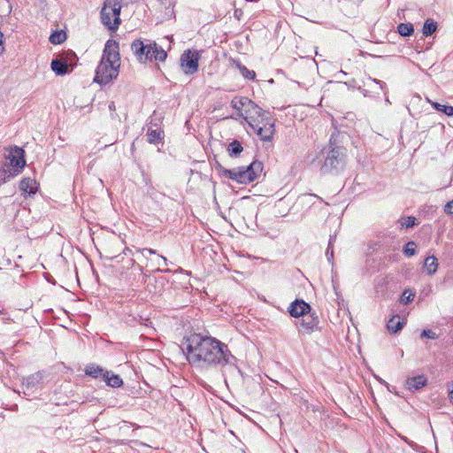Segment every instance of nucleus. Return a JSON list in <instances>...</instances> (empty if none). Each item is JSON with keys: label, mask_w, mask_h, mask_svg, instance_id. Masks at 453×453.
I'll return each instance as SVG.
<instances>
[{"label": "nucleus", "mask_w": 453, "mask_h": 453, "mask_svg": "<svg viewBox=\"0 0 453 453\" xmlns=\"http://www.w3.org/2000/svg\"><path fill=\"white\" fill-rule=\"evenodd\" d=\"M187 360L201 368H217L234 365L236 357L221 341L202 334L193 333L183 338Z\"/></svg>", "instance_id": "obj_1"}, {"label": "nucleus", "mask_w": 453, "mask_h": 453, "mask_svg": "<svg viewBox=\"0 0 453 453\" xmlns=\"http://www.w3.org/2000/svg\"><path fill=\"white\" fill-rule=\"evenodd\" d=\"M349 139L346 133L335 130L330 137L328 150L324 149L325 160L320 167L323 174H338L346 165L347 150L344 142Z\"/></svg>", "instance_id": "obj_2"}, {"label": "nucleus", "mask_w": 453, "mask_h": 453, "mask_svg": "<svg viewBox=\"0 0 453 453\" xmlns=\"http://www.w3.org/2000/svg\"><path fill=\"white\" fill-rule=\"evenodd\" d=\"M6 163L0 173V185L19 174L26 165L25 151L18 146L11 147L5 154Z\"/></svg>", "instance_id": "obj_3"}, {"label": "nucleus", "mask_w": 453, "mask_h": 453, "mask_svg": "<svg viewBox=\"0 0 453 453\" xmlns=\"http://www.w3.org/2000/svg\"><path fill=\"white\" fill-rule=\"evenodd\" d=\"M262 171V162L254 160L247 167L240 166L230 170H223V176L241 184H249L254 181Z\"/></svg>", "instance_id": "obj_4"}, {"label": "nucleus", "mask_w": 453, "mask_h": 453, "mask_svg": "<svg viewBox=\"0 0 453 453\" xmlns=\"http://www.w3.org/2000/svg\"><path fill=\"white\" fill-rule=\"evenodd\" d=\"M121 0H104L100 12L101 22L111 31H116L121 23Z\"/></svg>", "instance_id": "obj_5"}, {"label": "nucleus", "mask_w": 453, "mask_h": 453, "mask_svg": "<svg viewBox=\"0 0 453 453\" xmlns=\"http://www.w3.org/2000/svg\"><path fill=\"white\" fill-rule=\"evenodd\" d=\"M135 252H134L132 250L127 248L124 250V253L127 254V252L131 253L133 256L135 254H140L142 258H147V254H150V256H153L150 260H148L145 262V266L150 267V271H161V266H167V258L162 255H159L157 253V250L153 249H140V248H134Z\"/></svg>", "instance_id": "obj_6"}, {"label": "nucleus", "mask_w": 453, "mask_h": 453, "mask_svg": "<svg viewBox=\"0 0 453 453\" xmlns=\"http://www.w3.org/2000/svg\"><path fill=\"white\" fill-rule=\"evenodd\" d=\"M119 73V65H111L101 60L96 69L94 81L101 85L108 84L112 80L117 79Z\"/></svg>", "instance_id": "obj_7"}, {"label": "nucleus", "mask_w": 453, "mask_h": 453, "mask_svg": "<svg viewBox=\"0 0 453 453\" xmlns=\"http://www.w3.org/2000/svg\"><path fill=\"white\" fill-rule=\"evenodd\" d=\"M298 332L302 334H311L313 332L319 329V319L316 312L309 311L302 316L300 319L296 322Z\"/></svg>", "instance_id": "obj_8"}, {"label": "nucleus", "mask_w": 453, "mask_h": 453, "mask_svg": "<svg viewBox=\"0 0 453 453\" xmlns=\"http://www.w3.org/2000/svg\"><path fill=\"white\" fill-rule=\"evenodd\" d=\"M101 60L120 66L119 44L117 41L109 39L105 42Z\"/></svg>", "instance_id": "obj_9"}, {"label": "nucleus", "mask_w": 453, "mask_h": 453, "mask_svg": "<svg viewBox=\"0 0 453 453\" xmlns=\"http://www.w3.org/2000/svg\"><path fill=\"white\" fill-rule=\"evenodd\" d=\"M199 54L190 50H185L180 56V66L186 74H193L198 70Z\"/></svg>", "instance_id": "obj_10"}, {"label": "nucleus", "mask_w": 453, "mask_h": 453, "mask_svg": "<svg viewBox=\"0 0 453 453\" xmlns=\"http://www.w3.org/2000/svg\"><path fill=\"white\" fill-rule=\"evenodd\" d=\"M45 372L43 371H38L27 377L22 378V386L26 388L25 394L34 393L36 389L41 388L43 384Z\"/></svg>", "instance_id": "obj_11"}, {"label": "nucleus", "mask_w": 453, "mask_h": 453, "mask_svg": "<svg viewBox=\"0 0 453 453\" xmlns=\"http://www.w3.org/2000/svg\"><path fill=\"white\" fill-rule=\"evenodd\" d=\"M246 105L244 107V111L240 114L248 123L250 121L255 122V119H257L259 116L266 117L268 115V111L263 110L257 104H255L252 100H245Z\"/></svg>", "instance_id": "obj_12"}, {"label": "nucleus", "mask_w": 453, "mask_h": 453, "mask_svg": "<svg viewBox=\"0 0 453 453\" xmlns=\"http://www.w3.org/2000/svg\"><path fill=\"white\" fill-rule=\"evenodd\" d=\"M311 311V305L303 299H296L290 303L288 311L291 317L298 319Z\"/></svg>", "instance_id": "obj_13"}, {"label": "nucleus", "mask_w": 453, "mask_h": 453, "mask_svg": "<svg viewBox=\"0 0 453 453\" xmlns=\"http://www.w3.org/2000/svg\"><path fill=\"white\" fill-rule=\"evenodd\" d=\"M255 129L253 131L257 134L259 138L264 142L272 141L274 133V121H267L264 126H259L258 124H254Z\"/></svg>", "instance_id": "obj_14"}, {"label": "nucleus", "mask_w": 453, "mask_h": 453, "mask_svg": "<svg viewBox=\"0 0 453 453\" xmlns=\"http://www.w3.org/2000/svg\"><path fill=\"white\" fill-rule=\"evenodd\" d=\"M167 53L161 47H158L156 42L149 44L145 53V60H155L163 62L166 59Z\"/></svg>", "instance_id": "obj_15"}, {"label": "nucleus", "mask_w": 453, "mask_h": 453, "mask_svg": "<svg viewBox=\"0 0 453 453\" xmlns=\"http://www.w3.org/2000/svg\"><path fill=\"white\" fill-rule=\"evenodd\" d=\"M50 67L57 75H65L73 71L70 64L67 63V59H62L61 58L53 59Z\"/></svg>", "instance_id": "obj_16"}, {"label": "nucleus", "mask_w": 453, "mask_h": 453, "mask_svg": "<svg viewBox=\"0 0 453 453\" xmlns=\"http://www.w3.org/2000/svg\"><path fill=\"white\" fill-rule=\"evenodd\" d=\"M84 372L86 375L93 378V379H101L104 380L107 370H104L102 366L96 364H88L84 368Z\"/></svg>", "instance_id": "obj_17"}, {"label": "nucleus", "mask_w": 453, "mask_h": 453, "mask_svg": "<svg viewBox=\"0 0 453 453\" xmlns=\"http://www.w3.org/2000/svg\"><path fill=\"white\" fill-rule=\"evenodd\" d=\"M427 383V379L424 375H418L414 377L408 378L405 380V388L408 390L414 391L418 390L425 387Z\"/></svg>", "instance_id": "obj_18"}, {"label": "nucleus", "mask_w": 453, "mask_h": 453, "mask_svg": "<svg viewBox=\"0 0 453 453\" xmlns=\"http://www.w3.org/2000/svg\"><path fill=\"white\" fill-rule=\"evenodd\" d=\"M147 49L148 45H144L140 40H134L131 44V50L139 61H146L145 53Z\"/></svg>", "instance_id": "obj_19"}, {"label": "nucleus", "mask_w": 453, "mask_h": 453, "mask_svg": "<svg viewBox=\"0 0 453 453\" xmlns=\"http://www.w3.org/2000/svg\"><path fill=\"white\" fill-rule=\"evenodd\" d=\"M19 189L28 195H34L37 191V183L31 178H24L19 183Z\"/></svg>", "instance_id": "obj_20"}, {"label": "nucleus", "mask_w": 453, "mask_h": 453, "mask_svg": "<svg viewBox=\"0 0 453 453\" xmlns=\"http://www.w3.org/2000/svg\"><path fill=\"white\" fill-rule=\"evenodd\" d=\"M104 381L111 388H120L123 385V380L120 376L111 371H107Z\"/></svg>", "instance_id": "obj_21"}, {"label": "nucleus", "mask_w": 453, "mask_h": 453, "mask_svg": "<svg viewBox=\"0 0 453 453\" xmlns=\"http://www.w3.org/2000/svg\"><path fill=\"white\" fill-rule=\"evenodd\" d=\"M242 151L243 147L237 140H234L227 147V153L231 157H238Z\"/></svg>", "instance_id": "obj_22"}, {"label": "nucleus", "mask_w": 453, "mask_h": 453, "mask_svg": "<svg viewBox=\"0 0 453 453\" xmlns=\"http://www.w3.org/2000/svg\"><path fill=\"white\" fill-rule=\"evenodd\" d=\"M424 266L426 269V273L429 275H433L436 273L438 268V260L434 256H429L425 259Z\"/></svg>", "instance_id": "obj_23"}, {"label": "nucleus", "mask_w": 453, "mask_h": 453, "mask_svg": "<svg viewBox=\"0 0 453 453\" xmlns=\"http://www.w3.org/2000/svg\"><path fill=\"white\" fill-rule=\"evenodd\" d=\"M164 132L158 129L149 128L146 134L147 141L150 143L157 144L163 139Z\"/></svg>", "instance_id": "obj_24"}, {"label": "nucleus", "mask_w": 453, "mask_h": 453, "mask_svg": "<svg viewBox=\"0 0 453 453\" xmlns=\"http://www.w3.org/2000/svg\"><path fill=\"white\" fill-rule=\"evenodd\" d=\"M250 98L246 96H235L231 101V106L238 111V115L244 111V107L246 105L245 100H249Z\"/></svg>", "instance_id": "obj_25"}, {"label": "nucleus", "mask_w": 453, "mask_h": 453, "mask_svg": "<svg viewBox=\"0 0 453 453\" xmlns=\"http://www.w3.org/2000/svg\"><path fill=\"white\" fill-rule=\"evenodd\" d=\"M437 29V22L432 19H427L423 26L422 33L427 37L432 35Z\"/></svg>", "instance_id": "obj_26"}, {"label": "nucleus", "mask_w": 453, "mask_h": 453, "mask_svg": "<svg viewBox=\"0 0 453 453\" xmlns=\"http://www.w3.org/2000/svg\"><path fill=\"white\" fill-rule=\"evenodd\" d=\"M403 326V322L400 321V318L393 317L387 324V327L389 332L393 334L398 333Z\"/></svg>", "instance_id": "obj_27"}, {"label": "nucleus", "mask_w": 453, "mask_h": 453, "mask_svg": "<svg viewBox=\"0 0 453 453\" xmlns=\"http://www.w3.org/2000/svg\"><path fill=\"white\" fill-rule=\"evenodd\" d=\"M59 58H61L62 59H67V63L70 64L71 70L73 69V67L76 65V63L78 61V58H77L76 54L72 50L63 51L59 55Z\"/></svg>", "instance_id": "obj_28"}, {"label": "nucleus", "mask_w": 453, "mask_h": 453, "mask_svg": "<svg viewBox=\"0 0 453 453\" xmlns=\"http://www.w3.org/2000/svg\"><path fill=\"white\" fill-rule=\"evenodd\" d=\"M236 67L238 68L240 73L245 79L250 80V81H254L256 79V73H255V71L248 69L241 62H236Z\"/></svg>", "instance_id": "obj_29"}, {"label": "nucleus", "mask_w": 453, "mask_h": 453, "mask_svg": "<svg viewBox=\"0 0 453 453\" xmlns=\"http://www.w3.org/2000/svg\"><path fill=\"white\" fill-rule=\"evenodd\" d=\"M49 40L52 44H60L66 40V34L63 30H56L50 35Z\"/></svg>", "instance_id": "obj_30"}, {"label": "nucleus", "mask_w": 453, "mask_h": 453, "mask_svg": "<svg viewBox=\"0 0 453 453\" xmlns=\"http://www.w3.org/2000/svg\"><path fill=\"white\" fill-rule=\"evenodd\" d=\"M397 31L402 36H410L414 33V27L411 23H401L397 27Z\"/></svg>", "instance_id": "obj_31"}, {"label": "nucleus", "mask_w": 453, "mask_h": 453, "mask_svg": "<svg viewBox=\"0 0 453 453\" xmlns=\"http://www.w3.org/2000/svg\"><path fill=\"white\" fill-rule=\"evenodd\" d=\"M431 104L436 111H441L447 116H453V106L441 104L436 102H432Z\"/></svg>", "instance_id": "obj_32"}, {"label": "nucleus", "mask_w": 453, "mask_h": 453, "mask_svg": "<svg viewBox=\"0 0 453 453\" xmlns=\"http://www.w3.org/2000/svg\"><path fill=\"white\" fill-rule=\"evenodd\" d=\"M403 254L406 257H412L417 253V244L415 242H408L403 250Z\"/></svg>", "instance_id": "obj_33"}, {"label": "nucleus", "mask_w": 453, "mask_h": 453, "mask_svg": "<svg viewBox=\"0 0 453 453\" xmlns=\"http://www.w3.org/2000/svg\"><path fill=\"white\" fill-rule=\"evenodd\" d=\"M267 121H274L269 111H268V115L266 117L259 116V117H257V119H255V122L250 121L248 124L252 129H255L254 124H256V122L259 126H264L265 124V122H267Z\"/></svg>", "instance_id": "obj_34"}, {"label": "nucleus", "mask_w": 453, "mask_h": 453, "mask_svg": "<svg viewBox=\"0 0 453 453\" xmlns=\"http://www.w3.org/2000/svg\"><path fill=\"white\" fill-rule=\"evenodd\" d=\"M418 224V220L413 216H409L403 219L401 222V226L405 228H411Z\"/></svg>", "instance_id": "obj_35"}, {"label": "nucleus", "mask_w": 453, "mask_h": 453, "mask_svg": "<svg viewBox=\"0 0 453 453\" xmlns=\"http://www.w3.org/2000/svg\"><path fill=\"white\" fill-rule=\"evenodd\" d=\"M335 235L334 236H330V239H329V242H328V247L326 250V256L328 259V261H332L334 259V250H333V243L335 240Z\"/></svg>", "instance_id": "obj_36"}, {"label": "nucleus", "mask_w": 453, "mask_h": 453, "mask_svg": "<svg viewBox=\"0 0 453 453\" xmlns=\"http://www.w3.org/2000/svg\"><path fill=\"white\" fill-rule=\"evenodd\" d=\"M421 337H426V338H429V339H436L437 338V334L430 330V329H427V330H423L422 333H421Z\"/></svg>", "instance_id": "obj_37"}, {"label": "nucleus", "mask_w": 453, "mask_h": 453, "mask_svg": "<svg viewBox=\"0 0 453 453\" xmlns=\"http://www.w3.org/2000/svg\"><path fill=\"white\" fill-rule=\"evenodd\" d=\"M443 211L448 215H453V199L445 204Z\"/></svg>", "instance_id": "obj_38"}, {"label": "nucleus", "mask_w": 453, "mask_h": 453, "mask_svg": "<svg viewBox=\"0 0 453 453\" xmlns=\"http://www.w3.org/2000/svg\"><path fill=\"white\" fill-rule=\"evenodd\" d=\"M448 391L449 401L453 404V381L448 386Z\"/></svg>", "instance_id": "obj_39"}, {"label": "nucleus", "mask_w": 453, "mask_h": 453, "mask_svg": "<svg viewBox=\"0 0 453 453\" xmlns=\"http://www.w3.org/2000/svg\"><path fill=\"white\" fill-rule=\"evenodd\" d=\"M371 81H372V82H374L375 84H378V85L380 86V87H379V89H380V91H382V90L384 89V88H385V86H386L385 82H383V81H380V80H377V79H371Z\"/></svg>", "instance_id": "obj_40"}, {"label": "nucleus", "mask_w": 453, "mask_h": 453, "mask_svg": "<svg viewBox=\"0 0 453 453\" xmlns=\"http://www.w3.org/2000/svg\"><path fill=\"white\" fill-rule=\"evenodd\" d=\"M4 34L0 31V55L4 52Z\"/></svg>", "instance_id": "obj_41"}, {"label": "nucleus", "mask_w": 453, "mask_h": 453, "mask_svg": "<svg viewBox=\"0 0 453 453\" xmlns=\"http://www.w3.org/2000/svg\"><path fill=\"white\" fill-rule=\"evenodd\" d=\"M215 168L219 173L223 175V170H227L226 168L223 167L219 162H216Z\"/></svg>", "instance_id": "obj_42"}, {"label": "nucleus", "mask_w": 453, "mask_h": 453, "mask_svg": "<svg viewBox=\"0 0 453 453\" xmlns=\"http://www.w3.org/2000/svg\"><path fill=\"white\" fill-rule=\"evenodd\" d=\"M108 108L111 111H116V106L114 102H110Z\"/></svg>", "instance_id": "obj_43"}, {"label": "nucleus", "mask_w": 453, "mask_h": 453, "mask_svg": "<svg viewBox=\"0 0 453 453\" xmlns=\"http://www.w3.org/2000/svg\"><path fill=\"white\" fill-rule=\"evenodd\" d=\"M413 299V295H410L406 297L405 303H410Z\"/></svg>", "instance_id": "obj_44"}, {"label": "nucleus", "mask_w": 453, "mask_h": 453, "mask_svg": "<svg viewBox=\"0 0 453 453\" xmlns=\"http://www.w3.org/2000/svg\"><path fill=\"white\" fill-rule=\"evenodd\" d=\"M106 13L108 14L109 18L111 19L112 17V12H111V10H106Z\"/></svg>", "instance_id": "obj_45"}, {"label": "nucleus", "mask_w": 453, "mask_h": 453, "mask_svg": "<svg viewBox=\"0 0 453 453\" xmlns=\"http://www.w3.org/2000/svg\"><path fill=\"white\" fill-rule=\"evenodd\" d=\"M238 15H240V12H238V11H237V10H235V11H234V16H235V17H237V18L239 19Z\"/></svg>", "instance_id": "obj_46"}, {"label": "nucleus", "mask_w": 453, "mask_h": 453, "mask_svg": "<svg viewBox=\"0 0 453 453\" xmlns=\"http://www.w3.org/2000/svg\"><path fill=\"white\" fill-rule=\"evenodd\" d=\"M238 15H240V12H238V11H237V10H235V11H234V16H235V17H237V18L239 19Z\"/></svg>", "instance_id": "obj_47"}, {"label": "nucleus", "mask_w": 453, "mask_h": 453, "mask_svg": "<svg viewBox=\"0 0 453 453\" xmlns=\"http://www.w3.org/2000/svg\"><path fill=\"white\" fill-rule=\"evenodd\" d=\"M150 254H147V258H143V259H144L146 262H147L148 260H150V258H151V257H150Z\"/></svg>", "instance_id": "obj_48"}, {"label": "nucleus", "mask_w": 453, "mask_h": 453, "mask_svg": "<svg viewBox=\"0 0 453 453\" xmlns=\"http://www.w3.org/2000/svg\"><path fill=\"white\" fill-rule=\"evenodd\" d=\"M138 267H139L140 271H142V267H143V265H138Z\"/></svg>", "instance_id": "obj_49"}, {"label": "nucleus", "mask_w": 453, "mask_h": 453, "mask_svg": "<svg viewBox=\"0 0 453 453\" xmlns=\"http://www.w3.org/2000/svg\"><path fill=\"white\" fill-rule=\"evenodd\" d=\"M247 2H257L258 0H246Z\"/></svg>", "instance_id": "obj_50"}]
</instances>
